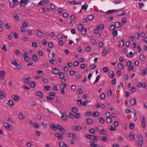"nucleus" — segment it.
Returning a JSON list of instances; mask_svg holds the SVG:
<instances>
[{
  "mask_svg": "<svg viewBox=\"0 0 147 147\" xmlns=\"http://www.w3.org/2000/svg\"><path fill=\"white\" fill-rule=\"evenodd\" d=\"M71 137L73 139L76 140H78V138L77 136L74 134H72V136Z\"/></svg>",
  "mask_w": 147,
  "mask_h": 147,
  "instance_id": "a878e982",
  "label": "nucleus"
},
{
  "mask_svg": "<svg viewBox=\"0 0 147 147\" xmlns=\"http://www.w3.org/2000/svg\"><path fill=\"white\" fill-rule=\"evenodd\" d=\"M59 74V77L60 78L62 79L65 77V74L62 72H60Z\"/></svg>",
  "mask_w": 147,
  "mask_h": 147,
  "instance_id": "f704fd0d",
  "label": "nucleus"
},
{
  "mask_svg": "<svg viewBox=\"0 0 147 147\" xmlns=\"http://www.w3.org/2000/svg\"><path fill=\"white\" fill-rule=\"evenodd\" d=\"M38 75L40 76L43 77L44 76L45 74L44 72L42 70H38L37 71Z\"/></svg>",
  "mask_w": 147,
  "mask_h": 147,
  "instance_id": "412c9836",
  "label": "nucleus"
},
{
  "mask_svg": "<svg viewBox=\"0 0 147 147\" xmlns=\"http://www.w3.org/2000/svg\"><path fill=\"white\" fill-rule=\"evenodd\" d=\"M100 76L98 75V76H97L96 77V79L95 81H94V83H97L98 82V80H99L100 79Z\"/></svg>",
  "mask_w": 147,
  "mask_h": 147,
  "instance_id": "052dcab7",
  "label": "nucleus"
},
{
  "mask_svg": "<svg viewBox=\"0 0 147 147\" xmlns=\"http://www.w3.org/2000/svg\"><path fill=\"white\" fill-rule=\"evenodd\" d=\"M146 86V84L145 83H141V82H139V84H138V86L140 88L141 87H144Z\"/></svg>",
  "mask_w": 147,
  "mask_h": 147,
  "instance_id": "72a5a7b5",
  "label": "nucleus"
},
{
  "mask_svg": "<svg viewBox=\"0 0 147 147\" xmlns=\"http://www.w3.org/2000/svg\"><path fill=\"white\" fill-rule=\"evenodd\" d=\"M71 111L73 113H76L77 112L78 110L76 108L74 107L72 109Z\"/></svg>",
  "mask_w": 147,
  "mask_h": 147,
  "instance_id": "774afa93",
  "label": "nucleus"
},
{
  "mask_svg": "<svg viewBox=\"0 0 147 147\" xmlns=\"http://www.w3.org/2000/svg\"><path fill=\"white\" fill-rule=\"evenodd\" d=\"M24 59L25 61H27L30 60V58L27 55H26L24 56Z\"/></svg>",
  "mask_w": 147,
  "mask_h": 147,
  "instance_id": "c03bdc74",
  "label": "nucleus"
},
{
  "mask_svg": "<svg viewBox=\"0 0 147 147\" xmlns=\"http://www.w3.org/2000/svg\"><path fill=\"white\" fill-rule=\"evenodd\" d=\"M98 128L97 127H95L94 128L91 129H90L89 131L90 133L92 134H95L96 132L98 131Z\"/></svg>",
  "mask_w": 147,
  "mask_h": 147,
  "instance_id": "20e7f679",
  "label": "nucleus"
},
{
  "mask_svg": "<svg viewBox=\"0 0 147 147\" xmlns=\"http://www.w3.org/2000/svg\"><path fill=\"white\" fill-rule=\"evenodd\" d=\"M88 103V101L87 100H85L82 102V105L84 106H85Z\"/></svg>",
  "mask_w": 147,
  "mask_h": 147,
  "instance_id": "bf43d9fd",
  "label": "nucleus"
},
{
  "mask_svg": "<svg viewBox=\"0 0 147 147\" xmlns=\"http://www.w3.org/2000/svg\"><path fill=\"white\" fill-rule=\"evenodd\" d=\"M141 124L143 128H145L146 126V123L145 120V118L144 117H142V119L141 121Z\"/></svg>",
  "mask_w": 147,
  "mask_h": 147,
  "instance_id": "1a4fd4ad",
  "label": "nucleus"
},
{
  "mask_svg": "<svg viewBox=\"0 0 147 147\" xmlns=\"http://www.w3.org/2000/svg\"><path fill=\"white\" fill-rule=\"evenodd\" d=\"M4 126L7 129L9 130H11L13 128L12 125L7 123H4Z\"/></svg>",
  "mask_w": 147,
  "mask_h": 147,
  "instance_id": "7ed1b4c3",
  "label": "nucleus"
},
{
  "mask_svg": "<svg viewBox=\"0 0 147 147\" xmlns=\"http://www.w3.org/2000/svg\"><path fill=\"white\" fill-rule=\"evenodd\" d=\"M136 100L135 99H132L130 101V103L132 106L136 104Z\"/></svg>",
  "mask_w": 147,
  "mask_h": 147,
  "instance_id": "473e14b6",
  "label": "nucleus"
},
{
  "mask_svg": "<svg viewBox=\"0 0 147 147\" xmlns=\"http://www.w3.org/2000/svg\"><path fill=\"white\" fill-rule=\"evenodd\" d=\"M22 54L23 55H28V52H26L24 51H22Z\"/></svg>",
  "mask_w": 147,
  "mask_h": 147,
  "instance_id": "0e129e2a",
  "label": "nucleus"
},
{
  "mask_svg": "<svg viewBox=\"0 0 147 147\" xmlns=\"http://www.w3.org/2000/svg\"><path fill=\"white\" fill-rule=\"evenodd\" d=\"M117 11L116 15L118 16H122L125 14V12L123 10H117Z\"/></svg>",
  "mask_w": 147,
  "mask_h": 147,
  "instance_id": "39448f33",
  "label": "nucleus"
},
{
  "mask_svg": "<svg viewBox=\"0 0 147 147\" xmlns=\"http://www.w3.org/2000/svg\"><path fill=\"white\" fill-rule=\"evenodd\" d=\"M67 118V116L66 114L65 113L62 115L61 119L63 120L66 121Z\"/></svg>",
  "mask_w": 147,
  "mask_h": 147,
  "instance_id": "c85d7f7f",
  "label": "nucleus"
},
{
  "mask_svg": "<svg viewBox=\"0 0 147 147\" xmlns=\"http://www.w3.org/2000/svg\"><path fill=\"white\" fill-rule=\"evenodd\" d=\"M140 58L142 61H144L146 59L145 57L144 54L141 55L140 56Z\"/></svg>",
  "mask_w": 147,
  "mask_h": 147,
  "instance_id": "79ce46f5",
  "label": "nucleus"
},
{
  "mask_svg": "<svg viewBox=\"0 0 147 147\" xmlns=\"http://www.w3.org/2000/svg\"><path fill=\"white\" fill-rule=\"evenodd\" d=\"M37 34L39 37L42 38H44L45 36V34L39 29L37 30Z\"/></svg>",
  "mask_w": 147,
  "mask_h": 147,
  "instance_id": "f03ea898",
  "label": "nucleus"
},
{
  "mask_svg": "<svg viewBox=\"0 0 147 147\" xmlns=\"http://www.w3.org/2000/svg\"><path fill=\"white\" fill-rule=\"evenodd\" d=\"M55 136L57 137L59 140H61L63 139V137L62 134L60 133L56 132L55 134Z\"/></svg>",
  "mask_w": 147,
  "mask_h": 147,
  "instance_id": "6e6552de",
  "label": "nucleus"
},
{
  "mask_svg": "<svg viewBox=\"0 0 147 147\" xmlns=\"http://www.w3.org/2000/svg\"><path fill=\"white\" fill-rule=\"evenodd\" d=\"M99 114V113L98 112H94L92 113V116L94 117H96Z\"/></svg>",
  "mask_w": 147,
  "mask_h": 147,
  "instance_id": "13d9d810",
  "label": "nucleus"
},
{
  "mask_svg": "<svg viewBox=\"0 0 147 147\" xmlns=\"http://www.w3.org/2000/svg\"><path fill=\"white\" fill-rule=\"evenodd\" d=\"M99 139L101 141H103L106 142H107L108 141V139L106 137L100 136L99 137Z\"/></svg>",
  "mask_w": 147,
  "mask_h": 147,
  "instance_id": "5701e85b",
  "label": "nucleus"
},
{
  "mask_svg": "<svg viewBox=\"0 0 147 147\" xmlns=\"http://www.w3.org/2000/svg\"><path fill=\"white\" fill-rule=\"evenodd\" d=\"M99 134L102 135H105L106 134V130L103 129H101L99 130Z\"/></svg>",
  "mask_w": 147,
  "mask_h": 147,
  "instance_id": "dca6fc26",
  "label": "nucleus"
},
{
  "mask_svg": "<svg viewBox=\"0 0 147 147\" xmlns=\"http://www.w3.org/2000/svg\"><path fill=\"white\" fill-rule=\"evenodd\" d=\"M57 129H59L61 132H62L64 129L63 127L59 125H58L57 127Z\"/></svg>",
  "mask_w": 147,
  "mask_h": 147,
  "instance_id": "ea45409f",
  "label": "nucleus"
},
{
  "mask_svg": "<svg viewBox=\"0 0 147 147\" xmlns=\"http://www.w3.org/2000/svg\"><path fill=\"white\" fill-rule=\"evenodd\" d=\"M80 31L82 35H85L86 34V32L87 31V30L86 28H83Z\"/></svg>",
  "mask_w": 147,
  "mask_h": 147,
  "instance_id": "58836bf2",
  "label": "nucleus"
},
{
  "mask_svg": "<svg viewBox=\"0 0 147 147\" xmlns=\"http://www.w3.org/2000/svg\"><path fill=\"white\" fill-rule=\"evenodd\" d=\"M74 117L77 119H78L80 117V115L79 113H76L74 114Z\"/></svg>",
  "mask_w": 147,
  "mask_h": 147,
  "instance_id": "37998d69",
  "label": "nucleus"
},
{
  "mask_svg": "<svg viewBox=\"0 0 147 147\" xmlns=\"http://www.w3.org/2000/svg\"><path fill=\"white\" fill-rule=\"evenodd\" d=\"M83 25L81 24H79L78 26V29L80 31L83 29Z\"/></svg>",
  "mask_w": 147,
  "mask_h": 147,
  "instance_id": "4c0bfd02",
  "label": "nucleus"
},
{
  "mask_svg": "<svg viewBox=\"0 0 147 147\" xmlns=\"http://www.w3.org/2000/svg\"><path fill=\"white\" fill-rule=\"evenodd\" d=\"M18 116L19 120L24 119H25V116L23 115V113L21 112H19Z\"/></svg>",
  "mask_w": 147,
  "mask_h": 147,
  "instance_id": "9d476101",
  "label": "nucleus"
},
{
  "mask_svg": "<svg viewBox=\"0 0 147 147\" xmlns=\"http://www.w3.org/2000/svg\"><path fill=\"white\" fill-rule=\"evenodd\" d=\"M104 27V26L103 24H101L99 25L96 28L98 30H102Z\"/></svg>",
  "mask_w": 147,
  "mask_h": 147,
  "instance_id": "7c9ffc66",
  "label": "nucleus"
},
{
  "mask_svg": "<svg viewBox=\"0 0 147 147\" xmlns=\"http://www.w3.org/2000/svg\"><path fill=\"white\" fill-rule=\"evenodd\" d=\"M117 11V10H116V9H113V10H109L107 11L106 12V13L108 14H111L112 13H114L115 12Z\"/></svg>",
  "mask_w": 147,
  "mask_h": 147,
  "instance_id": "c756f323",
  "label": "nucleus"
},
{
  "mask_svg": "<svg viewBox=\"0 0 147 147\" xmlns=\"http://www.w3.org/2000/svg\"><path fill=\"white\" fill-rule=\"evenodd\" d=\"M127 56L131 58L133 57L134 55L132 53L131 51H130L129 53H128L127 54Z\"/></svg>",
  "mask_w": 147,
  "mask_h": 147,
  "instance_id": "09e8293b",
  "label": "nucleus"
},
{
  "mask_svg": "<svg viewBox=\"0 0 147 147\" xmlns=\"http://www.w3.org/2000/svg\"><path fill=\"white\" fill-rule=\"evenodd\" d=\"M113 36L114 37H116L117 35V30H115L113 32Z\"/></svg>",
  "mask_w": 147,
  "mask_h": 147,
  "instance_id": "864d4df0",
  "label": "nucleus"
},
{
  "mask_svg": "<svg viewBox=\"0 0 147 147\" xmlns=\"http://www.w3.org/2000/svg\"><path fill=\"white\" fill-rule=\"evenodd\" d=\"M124 41L123 40H121L120 42V44L119 45V47L121 48L124 45Z\"/></svg>",
  "mask_w": 147,
  "mask_h": 147,
  "instance_id": "603ef678",
  "label": "nucleus"
},
{
  "mask_svg": "<svg viewBox=\"0 0 147 147\" xmlns=\"http://www.w3.org/2000/svg\"><path fill=\"white\" fill-rule=\"evenodd\" d=\"M5 71H0V77L4 79L5 78Z\"/></svg>",
  "mask_w": 147,
  "mask_h": 147,
  "instance_id": "ddd939ff",
  "label": "nucleus"
},
{
  "mask_svg": "<svg viewBox=\"0 0 147 147\" xmlns=\"http://www.w3.org/2000/svg\"><path fill=\"white\" fill-rule=\"evenodd\" d=\"M57 37L58 39H60L63 38V35L61 34H59L57 36Z\"/></svg>",
  "mask_w": 147,
  "mask_h": 147,
  "instance_id": "338daca9",
  "label": "nucleus"
},
{
  "mask_svg": "<svg viewBox=\"0 0 147 147\" xmlns=\"http://www.w3.org/2000/svg\"><path fill=\"white\" fill-rule=\"evenodd\" d=\"M14 5H15V6L19 4V2L17 0H12Z\"/></svg>",
  "mask_w": 147,
  "mask_h": 147,
  "instance_id": "de8ad7c7",
  "label": "nucleus"
},
{
  "mask_svg": "<svg viewBox=\"0 0 147 147\" xmlns=\"http://www.w3.org/2000/svg\"><path fill=\"white\" fill-rule=\"evenodd\" d=\"M11 97L12 99L15 101H17L20 98L19 96L17 95H13Z\"/></svg>",
  "mask_w": 147,
  "mask_h": 147,
  "instance_id": "6ab92c4d",
  "label": "nucleus"
},
{
  "mask_svg": "<svg viewBox=\"0 0 147 147\" xmlns=\"http://www.w3.org/2000/svg\"><path fill=\"white\" fill-rule=\"evenodd\" d=\"M88 6V5L86 4V3L82 7V9H84V10H86Z\"/></svg>",
  "mask_w": 147,
  "mask_h": 147,
  "instance_id": "a19ab883",
  "label": "nucleus"
},
{
  "mask_svg": "<svg viewBox=\"0 0 147 147\" xmlns=\"http://www.w3.org/2000/svg\"><path fill=\"white\" fill-rule=\"evenodd\" d=\"M109 76L111 79H113L114 77V72L113 71H111L109 72Z\"/></svg>",
  "mask_w": 147,
  "mask_h": 147,
  "instance_id": "2f4dec72",
  "label": "nucleus"
},
{
  "mask_svg": "<svg viewBox=\"0 0 147 147\" xmlns=\"http://www.w3.org/2000/svg\"><path fill=\"white\" fill-rule=\"evenodd\" d=\"M36 85V83L34 82H32L30 84V86L32 88H34Z\"/></svg>",
  "mask_w": 147,
  "mask_h": 147,
  "instance_id": "6e6d98bb",
  "label": "nucleus"
},
{
  "mask_svg": "<svg viewBox=\"0 0 147 147\" xmlns=\"http://www.w3.org/2000/svg\"><path fill=\"white\" fill-rule=\"evenodd\" d=\"M44 90L45 91H49L50 88V86H45L44 87Z\"/></svg>",
  "mask_w": 147,
  "mask_h": 147,
  "instance_id": "a18cd8bd",
  "label": "nucleus"
},
{
  "mask_svg": "<svg viewBox=\"0 0 147 147\" xmlns=\"http://www.w3.org/2000/svg\"><path fill=\"white\" fill-rule=\"evenodd\" d=\"M32 126L36 128H39V125L38 123H33V124H32Z\"/></svg>",
  "mask_w": 147,
  "mask_h": 147,
  "instance_id": "69168bd1",
  "label": "nucleus"
},
{
  "mask_svg": "<svg viewBox=\"0 0 147 147\" xmlns=\"http://www.w3.org/2000/svg\"><path fill=\"white\" fill-rule=\"evenodd\" d=\"M87 121V123L88 124H91L92 123V120L90 118L88 119Z\"/></svg>",
  "mask_w": 147,
  "mask_h": 147,
  "instance_id": "49530a36",
  "label": "nucleus"
},
{
  "mask_svg": "<svg viewBox=\"0 0 147 147\" xmlns=\"http://www.w3.org/2000/svg\"><path fill=\"white\" fill-rule=\"evenodd\" d=\"M73 129L77 131H80L82 129V128L80 126H75L74 128Z\"/></svg>",
  "mask_w": 147,
  "mask_h": 147,
  "instance_id": "4468645a",
  "label": "nucleus"
},
{
  "mask_svg": "<svg viewBox=\"0 0 147 147\" xmlns=\"http://www.w3.org/2000/svg\"><path fill=\"white\" fill-rule=\"evenodd\" d=\"M36 95L38 96L39 97V98L40 99H42L43 97V93L40 91H38L36 93Z\"/></svg>",
  "mask_w": 147,
  "mask_h": 147,
  "instance_id": "2eb2a0df",
  "label": "nucleus"
},
{
  "mask_svg": "<svg viewBox=\"0 0 147 147\" xmlns=\"http://www.w3.org/2000/svg\"><path fill=\"white\" fill-rule=\"evenodd\" d=\"M49 126L50 128L52 129L54 131H56L57 129V127L54 124H50Z\"/></svg>",
  "mask_w": 147,
  "mask_h": 147,
  "instance_id": "aec40b11",
  "label": "nucleus"
},
{
  "mask_svg": "<svg viewBox=\"0 0 147 147\" xmlns=\"http://www.w3.org/2000/svg\"><path fill=\"white\" fill-rule=\"evenodd\" d=\"M49 62L53 64H55L57 63L56 60L53 59L50 60Z\"/></svg>",
  "mask_w": 147,
  "mask_h": 147,
  "instance_id": "4d7b16f0",
  "label": "nucleus"
},
{
  "mask_svg": "<svg viewBox=\"0 0 147 147\" xmlns=\"http://www.w3.org/2000/svg\"><path fill=\"white\" fill-rule=\"evenodd\" d=\"M109 129L110 131H115L116 129V128L115 127H113L112 125H110L109 127Z\"/></svg>",
  "mask_w": 147,
  "mask_h": 147,
  "instance_id": "c9c22d12",
  "label": "nucleus"
},
{
  "mask_svg": "<svg viewBox=\"0 0 147 147\" xmlns=\"http://www.w3.org/2000/svg\"><path fill=\"white\" fill-rule=\"evenodd\" d=\"M32 59L33 61H37L38 60V59L36 55L35 54H33L32 57Z\"/></svg>",
  "mask_w": 147,
  "mask_h": 147,
  "instance_id": "e433bc0d",
  "label": "nucleus"
},
{
  "mask_svg": "<svg viewBox=\"0 0 147 147\" xmlns=\"http://www.w3.org/2000/svg\"><path fill=\"white\" fill-rule=\"evenodd\" d=\"M88 18L90 20H92L94 19V17L93 16L91 15H89L88 17Z\"/></svg>",
  "mask_w": 147,
  "mask_h": 147,
  "instance_id": "680f3d73",
  "label": "nucleus"
},
{
  "mask_svg": "<svg viewBox=\"0 0 147 147\" xmlns=\"http://www.w3.org/2000/svg\"><path fill=\"white\" fill-rule=\"evenodd\" d=\"M90 145L92 147H98V145L96 144L94 141H91L90 142Z\"/></svg>",
  "mask_w": 147,
  "mask_h": 147,
  "instance_id": "f3484780",
  "label": "nucleus"
},
{
  "mask_svg": "<svg viewBox=\"0 0 147 147\" xmlns=\"http://www.w3.org/2000/svg\"><path fill=\"white\" fill-rule=\"evenodd\" d=\"M28 23L25 21H24L23 23L22 24V26L23 27H27L28 26Z\"/></svg>",
  "mask_w": 147,
  "mask_h": 147,
  "instance_id": "e2e57ef3",
  "label": "nucleus"
},
{
  "mask_svg": "<svg viewBox=\"0 0 147 147\" xmlns=\"http://www.w3.org/2000/svg\"><path fill=\"white\" fill-rule=\"evenodd\" d=\"M112 121V118L110 117L109 118H107V119L106 120L107 122L108 123H110Z\"/></svg>",
  "mask_w": 147,
  "mask_h": 147,
  "instance_id": "3c124183",
  "label": "nucleus"
},
{
  "mask_svg": "<svg viewBox=\"0 0 147 147\" xmlns=\"http://www.w3.org/2000/svg\"><path fill=\"white\" fill-rule=\"evenodd\" d=\"M118 67L120 69H122L124 68L123 65L121 63H120L118 64Z\"/></svg>",
  "mask_w": 147,
  "mask_h": 147,
  "instance_id": "5fc2aeb1",
  "label": "nucleus"
},
{
  "mask_svg": "<svg viewBox=\"0 0 147 147\" xmlns=\"http://www.w3.org/2000/svg\"><path fill=\"white\" fill-rule=\"evenodd\" d=\"M142 140L143 138L141 136H138V145L140 146H142L143 143Z\"/></svg>",
  "mask_w": 147,
  "mask_h": 147,
  "instance_id": "423d86ee",
  "label": "nucleus"
},
{
  "mask_svg": "<svg viewBox=\"0 0 147 147\" xmlns=\"http://www.w3.org/2000/svg\"><path fill=\"white\" fill-rule=\"evenodd\" d=\"M123 24L122 22L120 23L119 22H117L115 23V26L116 28H119L123 26Z\"/></svg>",
  "mask_w": 147,
  "mask_h": 147,
  "instance_id": "f8f14e48",
  "label": "nucleus"
},
{
  "mask_svg": "<svg viewBox=\"0 0 147 147\" xmlns=\"http://www.w3.org/2000/svg\"><path fill=\"white\" fill-rule=\"evenodd\" d=\"M108 52V51H107V48L106 47H104L102 51V55L103 56H105L106 55Z\"/></svg>",
  "mask_w": 147,
  "mask_h": 147,
  "instance_id": "a211bd4d",
  "label": "nucleus"
},
{
  "mask_svg": "<svg viewBox=\"0 0 147 147\" xmlns=\"http://www.w3.org/2000/svg\"><path fill=\"white\" fill-rule=\"evenodd\" d=\"M93 137H95V136H94V135H91L89 134L87 135V136H86L87 138L89 139L90 140H93Z\"/></svg>",
  "mask_w": 147,
  "mask_h": 147,
  "instance_id": "bb28decb",
  "label": "nucleus"
},
{
  "mask_svg": "<svg viewBox=\"0 0 147 147\" xmlns=\"http://www.w3.org/2000/svg\"><path fill=\"white\" fill-rule=\"evenodd\" d=\"M6 96L5 92L3 91H0V96L2 99L4 98Z\"/></svg>",
  "mask_w": 147,
  "mask_h": 147,
  "instance_id": "4be33fe9",
  "label": "nucleus"
},
{
  "mask_svg": "<svg viewBox=\"0 0 147 147\" xmlns=\"http://www.w3.org/2000/svg\"><path fill=\"white\" fill-rule=\"evenodd\" d=\"M67 86V85L65 83H63L60 85L59 88L61 89H63L66 88Z\"/></svg>",
  "mask_w": 147,
  "mask_h": 147,
  "instance_id": "cd10ccee",
  "label": "nucleus"
},
{
  "mask_svg": "<svg viewBox=\"0 0 147 147\" xmlns=\"http://www.w3.org/2000/svg\"><path fill=\"white\" fill-rule=\"evenodd\" d=\"M31 77L30 75H28L26 76L25 79H24V82L26 84H29L30 82L29 80L30 78Z\"/></svg>",
  "mask_w": 147,
  "mask_h": 147,
  "instance_id": "0eeeda50",
  "label": "nucleus"
},
{
  "mask_svg": "<svg viewBox=\"0 0 147 147\" xmlns=\"http://www.w3.org/2000/svg\"><path fill=\"white\" fill-rule=\"evenodd\" d=\"M59 145L60 147H67V145L63 142H60L59 143Z\"/></svg>",
  "mask_w": 147,
  "mask_h": 147,
  "instance_id": "b1692460",
  "label": "nucleus"
},
{
  "mask_svg": "<svg viewBox=\"0 0 147 147\" xmlns=\"http://www.w3.org/2000/svg\"><path fill=\"white\" fill-rule=\"evenodd\" d=\"M59 70L57 69L54 68L52 70V72L54 74H57L59 73Z\"/></svg>",
  "mask_w": 147,
  "mask_h": 147,
  "instance_id": "9b49d317",
  "label": "nucleus"
},
{
  "mask_svg": "<svg viewBox=\"0 0 147 147\" xmlns=\"http://www.w3.org/2000/svg\"><path fill=\"white\" fill-rule=\"evenodd\" d=\"M7 105L10 106L12 107L14 105L13 102L12 100H9L8 101L7 103Z\"/></svg>",
  "mask_w": 147,
  "mask_h": 147,
  "instance_id": "393cba45",
  "label": "nucleus"
},
{
  "mask_svg": "<svg viewBox=\"0 0 147 147\" xmlns=\"http://www.w3.org/2000/svg\"><path fill=\"white\" fill-rule=\"evenodd\" d=\"M99 122L102 123H103L105 122V120L102 117H100L99 119Z\"/></svg>",
  "mask_w": 147,
  "mask_h": 147,
  "instance_id": "8fccbe9b",
  "label": "nucleus"
},
{
  "mask_svg": "<svg viewBox=\"0 0 147 147\" xmlns=\"http://www.w3.org/2000/svg\"><path fill=\"white\" fill-rule=\"evenodd\" d=\"M29 2V0H21L20 1V6L24 7Z\"/></svg>",
  "mask_w": 147,
  "mask_h": 147,
  "instance_id": "f257e3e1",
  "label": "nucleus"
}]
</instances>
